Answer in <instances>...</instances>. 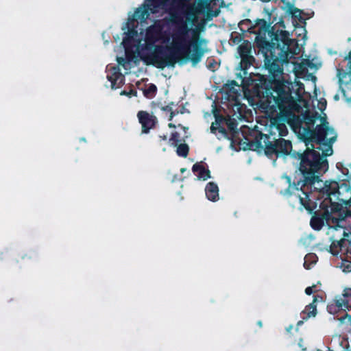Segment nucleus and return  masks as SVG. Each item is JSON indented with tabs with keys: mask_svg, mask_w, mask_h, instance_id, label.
Returning <instances> with one entry per match:
<instances>
[{
	"mask_svg": "<svg viewBox=\"0 0 351 351\" xmlns=\"http://www.w3.org/2000/svg\"><path fill=\"white\" fill-rule=\"evenodd\" d=\"M328 167V161L325 158L321 157L316 151L308 148L302 157L300 170L306 182L315 184L319 182V176L327 171Z\"/></svg>",
	"mask_w": 351,
	"mask_h": 351,
	"instance_id": "nucleus-1",
	"label": "nucleus"
},
{
	"mask_svg": "<svg viewBox=\"0 0 351 351\" xmlns=\"http://www.w3.org/2000/svg\"><path fill=\"white\" fill-rule=\"evenodd\" d=\"M336 138L335 130L329 126L325 117L321 115L319 124L315 128V138L324 156L332 154V145L336 141Z\"/></svg>",
	"mask_w": 351,
	"mask_h": 351,
	"instance_id": "nucleus-2",
	"label": "nucleus"
},
{
	"mask_svg": "<svg viewBox=\"0 0 351 351\" xmlns=\"http://www.w3.org/2000/svg\"><path fill=\"white\" fill-rule=\"evenodd\" d=\"M278 100L280 101L278 106L280 108L284 110L287 108L291 112H300L301 111L302 112L304 111L291 97L289 88L287 90L278 93Z\"/></svg>",
	"mask_w": 351,
	"mask_h": 351,
	"instance_id": "nucleus-3",
	"label": "nucleus"
},
{
	"mask_svg": "<svg viewBox=\"0 0 351 351\" xmlns=\"http://www.w3.org/2000/svg\"><path fill=\"white\" fill-rule=\"evenodd\" d=\"M290 33L285 30H278L276 33V39L283 43L284 47L290 53L296 54L299 52L298 43L295 39L290 37Z\"/></svg>",
	"mask_w": 351,
	"mask_h": 351,
	"instance_id": "nucleus-4",
	"label": "nucleus"
},
{
	"mask_svg": "<svg viewBox=\"0 0 351 351\" xmlns=\"http://www.w3.org/2000/svg\"><path fill=\"white\" fill-rule=\"evenodd\" d=\"M107 79L111 83L112 88H118L124 81V76L119 72V69L115 66L108 64L106 66Z\"/></svg>",
	"mask_w": 351,
	"mask_h": 351,
	"instance_id": "nucleus-5",
	"label": "nucleus"
},
{
	"mask_svg": "<svg viewBox=\"0 0 351 351\" xmlns=\"http://www.w3.org/2000/svg\"><path fill=\"white\" fill-rule=\"evenodd\" d=\"M138 118L139 122L142 125L143 132L144 133H147L151 128L154 126L156 123L155 117L145 111L138 112Z\"/></svg>",
	"mask_w": 351,
	"mask_h": 351,
	"instance_id": "nucleus-6",
	"label": "nucleus"
},
{
	"mask_svg": "<svg viewBox=\"0 0 351 351\" xmlns=\"http://www.w3.org/2000/svg\"><path fill=\"white\" fill-rule=\"evenodd\" d=\"M337 302L342 310H351V289H344L341 295L337 297Z\"/></svg>",
	"mask_w": 351,
	"mask_h": 351,
	"instance_id": "nucleus-7",
	"label": "nucleus"
},
{
	"mask_svg": "<svg viewBox=\"0 0 351 351\" xmlns=\"http://www.w3.org/2000/svg\"><path fill=\"white\" fill-rule=\"evenodd\" d=\"M322 302L323 298L322 296H315L313 302L307 305L302 312V314L304 315L303 319H307L311 317H315L317 315V304Z\"/></svg>",
	"mask_w": 351,
	"mask_h": 351,
	"instance_id": "nucleus-8",
	"label": "nucleus"
},
{
	"mask_svg": "<svg viewBox=\"0 0 351 351\" xmlns=\"http://www.w3.org/2000/svg\"><path fill=\"white\" fill-rule=\"evenodd\" d=\"M205 192L206 197L210 201L216 202L219 199V189L217 185L214 182L207 184Z\"/></svg>",
	"mask_w": 351,
	"mask_h": 351,
	"instance_id": "nucleus-9",
	"label": "nucleus"
},
{
	"mask_svg": "<svg viewBox=\"0 0 351 351\" xmlns=\"http://www.w3.org/2000/svg\"><path fill=\"white\" fill-rule=\"evenodd\" d=\"M317 108L320 110V114H318L316 112L315 114H312L311 117H308V119L311 122L316 123L317 121L320 122V117L321 115L322 117H324L325 119L326 118V114L323 112L324 110L326 108V101L324 99H320L319 100H317Z\"/></svg>",
	"mask_w": 351,
	"mask_h": 351,
	"instance_id": "nucleus-10",
	"label": "nucleus"
},
{
	"mask_svg": "<svg viewBox=\"0 0 351 351\" xmlns=\"http://www.w3.org/2000/svg\"><path fill=\"white\" fill-rule=\"evenodd\" d=\"M331 346L336 351H346L345 348H348V342L343 337L336 336L332 339Z\"/></svg>",
	"mask_w": 351,
	"mask_h": 351,
	"instance_id": "nucleus-11",
	"label": "nucleus"
},
{
	"mask_svg": "<svg viewBox=\"0 0 351 351\" xmlns=\"http://www.w3.org/2000/svg\"><path fill=\"white\" fill-rule=\"evenodd\" d=\"M193 171L199 180H206L210 178V171L202 165H194Z\"/></svg>",
	"mask_w": 351,
	"mask_h": 351,
	"instance_id": "nucleus-12",
	"label": "nucleus"
},
{
	"mask_svg": "<svg viewBox=\"0 0 351 351\" xmlns=\"http://www.w3.org/2000/svg\"><path fill=\"white\" fill-rule=\"evenodd\" d=\"M277 146L280 148V152L288 154L291 149V144L289 141L285 139H280L277 142Z\"/></svg>",
	"mask_w": 351,
	"mask_h": 351,
	"instance_id": "nucleus-13",
	"label": "nucleus"
},
{
	"mask_svg": "<svg viewBox=\"0 0 351 351\" xmlns=\"http://www.w3.org/2000/svg\"><path fill=\"white\" fill-rule=\"evenodd\" d=\"M298 199L300 204L306 209H311V200L308 194L306 192L302 191L301 194L298 195Z\"/></svg>",
	"mask_w": 351,
	"mask_h": 351,
	"instance_id": "nucleus-14",
	"label": "nucleus"
},
{
	"mask_svg": "<svg viewBox=\"0 0 351 351\" xmlns=\"http://www.w3.org/2000/svg\"><path fill=\"white\" fill-rule=\"evenodd\" d=\"M317 257L314 254H308L304 257V267L306 269H311V265L316 263Z\"/></svg>",
	"mask_w": 351,
	"mask_h": 351,
	"instance_id": "nucleus-15",
	"label": "nucleus"
},
{
	"mask_svg": "<svg viewBox=\"0 0 351 351\" xmlns=\"http://www.w3.org/2000/svg\"><path fill=\"white\" fill-rule=\"evenodd\" d=\"M156 90L157 88L155 85L149 84L143 90V94L147 98H152L155 95Z\"/></svg>",
	"mask_w": 351,
	"mask_h": 351,
	"instance_id": "nucleus-16",
	"label": "nucleus"
},
{
	"mask_svg": "<svg viewBox=\"0 0 351 351\" xmlns=\"http://www.w3.org/2000/svg\"><path fill=\"white\" fill-rule=\"evenodd\" d=\"M339 310H342L341 308L338 305L337 302V298H335V300L331 302L330 304H328V311L330 313V314H335L337 313Z\"/></svg>",
	"mask_w": 351,
	"mask_h": 351,
	"instance_id": "nucleus-17",
	"label": "nucleus"
},
{
	"mask_svg": "<svg viewBox=\"0 0 351 351\" xmlns=\"http://www.w3.org/2000/svg\"><path fill=\"white\" fill-rule=\"evenodd\" d=\"M323 225L322 220L317 217H313L311 220V226L314 230H319Z\"/></svg>",
	"mask_w": 351,
	"mask_h": 351,
	"instance_id": "nucleus-18",
	"label": "nucleus"
},
{
	"mask_svg": "<svg viewBox=\"0 0 351 351\" xmlns=\"http://www.w3.org/2000/svg\"><path fill=\"white\" fill-rule=\"evenodd\" d=\"M189 147L186 144H180L176 150L178 156L186 157L188 154Z\"/></svg>",
	"mask_w": 351,
	"mask_h": 351,
	"instance_id": "nucleus-19",
	"label": "nucleus"
},
{
	"mask_svg": "<svg viewBox=\"0 0 351 351\" xmlns=\"http://www.w3.org/2000/svg\"><path fill=\"white\" fill-rule=\"evenodd\" d=\"M185 137H187L186 135L180 137L178 132H175L172 134L171 138H170V142L172 145L176 146L178 143L181 142Z\"/></svg>",
	"mask_w": 351,
	"mask_h": 351,
	"instance_id": "nucleus-20",
	"label": "nucleus"
},
{
	"mask_svg": "<svg viewBox=\"0 0 351 351\" xmlns=\"http://www.w3.org/2000/svg\"><path fill=\"white\" fill-rule=\"evenodd\" d=\"M238 51L240 54V56L243 58L245 56H247V53H248L249 51V47H248V45L247 44H245V45H241L239 47H238Z\"/></svg>",
	"mask_w": 351,
	"mask_h": 351,
	"instance_id": "nucleus-21",
	"label": "nucleus"
},
{
	"mask_svg": "<svg viewBox=\"0 0 351 351\" xmlns=\"http://www.w3.org/2000/svg\"><path fill=\"white\" fill-rule=\"evenodd\" d=\"M319 291V289L317 288V285H313L311 287H308L306 288L305 293L307 295H311L313 293H316Z\"/></svg>",
	"mask_w": 351,
	"mask_h": 351,
	"instance_id": "nucleus-22",
	"label": "nucleus"
},
{
	"mask_svg": "<svg viewBox=\"0 0 351 351\" xmlns=\"http://www.w3.org/2000/svg\"><path fill=\"white\" fill-rule=\"evenodd\" d=\"M278 130L281 136H285L287 134V129L284 125H278Z\"/></svg>",
	"mask_w": 351,
	"mask_h": 351,
	"instance_id": "nucleus-23",
	"label": "nucleus"
},
{
	"mask_svg": "<svg viewBox=\"0 0 351 351\" xmlns=\"http://www.w3.org/2000/svg\"><path fill=\"white\" fill-rule=\"evenodd\" d=\"M121 95H126V96H128V97H132V96H136V93L134 92L133 90H131L130 92H126V91H122L121 93Z\"/></svg>",
	"mask_w": 351,
	"mask_h": 351,
	"instance_id": "nucleus-24",
	"label": "nucleus"
},
{
	"mask_svg": "<svg viewBox=\"0 0 351 351\" xmlns=\"http://www.w3.org/2000/svg\"><path fill=\"white\" fill-rule=\"evenodd\" d=\"M348 64H349L350 69L351 70V51L349 53L348 57L347 58Z\"/></svg>",
	"mask_w": 351,
	"mask_h": 351,
	"instance_id": "nucleus-25",
	"label": "nucleus"
},
{
	"mask_svg": "<svg viewBox=\"0 0 351 351\" xmlns=\"http://www.w3.org/2000/svg\"><path fill=\"white\" fill-rule=\"evenodd\" d=\"M227 124L228 125V127L230 128V129L231 130H234V123H232V122H228Z\"/></svg>",
	"mask_w": 351,
	"mask_h": 351,
	"instance_id": "nucleus-26",
	"label": "nucleus"
},
{
	"mask_svg": "<svg viewBox=\"0 0 351 351\" xmlns=\"http://www.w3.org/2000/svg\"><path fill=\"white\" fill-rule=\"evenodd\" d=\"M210 130L213 132H216V130H217V127L215 125L214 123L212 124L211 127H210Z\"/></svg>",
	"mask_w": 351,
	"mask_h": 351,
	"instance_id": "nucleus-27",
	"label": "nucleus"
},
{
	"mask_svg": "<svg viewBox=\"0 0 351 351\" xmlns=\"http://www.w3.org/2000/svg\"><path fill=\"white\" fill-rule=\"evenodd\" d=\"M300 102H302L304 104V106L305 107V108H307L306 103V101L304 100H302V101L300 100Z\"/></svg>",
	"mask_w": 351,
	"mask_h": 351,
	"instance_id": "nucleus-28",
	"label": "nucleus"
},
{
	"mask_svg": "<svg viewBox=\"0 0 351 351\" xmlns=\"http://www.w3.org/2000/svg\"><path fill=\"white\" fill-rule=\"evenodd\" d=\"M302 323H303V322H302V321H300V322H298V326H299V325H301V324H302Z\"/></svg>",
	"mask_w": 351,
	"mask_h": 351,
	"instance_id": "nucleus-29",
	"label": "nucleus"
},
{
	"mask_svg": "<svg viewBox=\"0 0 351 351\" xmlns=\"http://www.w3.org/2000/svg\"><path fill=\"white\" fill-rule=\"evenodd\" d=\"M179 127H180L182 130H183V131H184V130H185V128H183V127H182L181 125H179Z\"/></svg>",
	"mask_w": 351,
	"mask_h": 351,
	"instance_id": "nucleus-30",
	"label": "nucleus"
},
{
	"mask_svg": "<svg viewBox=\"0 0 351 351\" xmlns=\"http://www.w3.org/2000/svg\"><path fill=\"white\" fill-rule=\"evenodd\" d=\"M300 30H301V32H304V33H305V32H306V31H305V29H302V28H301V29H300Z\"/></svg>",
	"mask_w": 351,
	"mask_h": 351,
	"instance_id": "nucleus-31",
	"label": "nucleus"
},
{
	"mask_svg": "<svg viewBox=\"0 0 351 351\" xmlns=\"http://www.w3.org/2000/svg\"><path fill=\"white\" fill-rule=\"evenodd\" d=\"M261 1H263V2H268V1H269L270 0H261Z\"/></svg>",
	"mask_w": 351,
	"mask_h": 351,
	"instance_id": "nucleus-32",
	"label": "nucleus"
},
{
	"mask_svg": "<svg viewBox=\"0 0 351 351\" xmlns=\"http://www.w3.org/2000/svg\"><path fill=\"white\" fill-rule=\"evenodd\" d=\"M282 27L283 28H285V25H284V23H282Z\"/></svg>",
	"mask_w": 351,
	"mask_h": 351,
	"instance_id": "nucleus-33",
	"label": "nucleus"
},
{
	"mask_svg": "<svg viewBox=\"0 0 351 351\" xmlns=\"http://www.w3.org/2000/svg\"><path fill=\"white\" fill-rule=\"evenodd\" d=\"M169 125V127H172L173 126V125L171 123H170Z\"/></svg>",
	"mask_w": 351,
	"mask_h": 351,
	"instance_id": "nucleus-34",
	"label": "nucleus"
}]
</instances>
